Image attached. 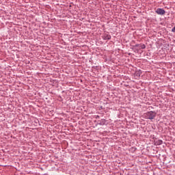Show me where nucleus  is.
Wrapping results in <instances>:
<instances>
[{
	"label": "nucleus",
	"mask_w": 175,
	"mask_h": 175,
	"mask_svg": "<svg viewBox=\"0 0 175 175\" xmlns=\"http://www.w3.org/2000/svg\"><path fill=\"white\" fill-rule=\"evenodd\" d=\"M146 116L148 117V120H154L157 116V113L150 111L146 113Z\"/></svg>",
	"instance_id": "nucleus-1"
},
{
	"label": "nucleus",
	"mask_w": 175,
	"mask_h": 175,
	"mask_svg": "<svg viewBox=\"0 0 175 175\" xmlns=\"http://www.w3.org/2000/svg\"><path fill=\"white\" fill-rule=\"evenodd\" d=\"M156 13L157 14H159L160 16H163L165 13H166V11L163 10V8H157L156 10Z\"/></svg>",
	"instance_id": "nucleus-2"
},
{
	"label": "nucleus",
	"mask_w": 175,
	"mask_h": 175,
	"mask_svg": "<svg viewBox=\"0 0 175 175\" xmlns=\"http://www.w3.org/2000/svg\"><path fill=\"white\" fill-rule=\"evenodd\" d=\"M103 40H110L111 39V36L108 33H104L102 36Z\"/></svg>",
	"instance_id": "nucleus-3"
},
{
	"label": "nucleus",
	"mask_w": 175,
	"mask_h": 175,
	"mask_svg": "<svg viewBox=\"0 0 175 175\" xmlns=\"http://www.w3.org/2000/svg\"><path fill=\"white\" fill-rule=\"evenodd\" d=\"M162 143H163V142L161 139H158V140L154 141L155 146H161V144H162Z\"/></svg>",
	"instance_id": "nucleus-4"
},
{
	"label": "nucleus",
	"mask_w": 175,
	"mask_h": 175,
	"mask_svg": "<svg viewBox=\"0 0 175 175\" xmlns=\"http://www.w3.org/2000/svg\"><path fill=\"white\" fill-rule=\"evenodd\" d=\"M142 72L141 71V70H137L135 72V76H137V77H140V76L142 75Z\"/></svg>",
	"instance_id": "nucleus-5"
},
{
	"label": "nucleus",
	"mask_w": 175,
	"mask_h": 175,
	"mask_svg": "<svg viewBox=\"0 0 175 175\" xmlns=\"http://www.w3.org/2000/svg\"><path fill=\"white\" fill-rule=\"evenodd\" d=\"M98 124H99V125H105V124H106V120L105 119H101Z\"/></svg>",
	"instance_id": "nucleus-6"
},
{
	"label": "nucleus",
	"mask_w": 175,
	"mask_h": 175,
	"mask_svg": "<svg viewBox=\"0 0 175 175\" xmlns=\"http://www.w3.org/2000/svg\"><path fill=\"white\" fill-rule=\"evenodd\" d=\"M139 47L142 49H146V44H139Z\"/></svg>",
	"instance_id": "nucleus-7"
},
{
	"label": "nucleus",
	"mask_w": 175,
	"mask_h": 175,
	"mask_svg": "<svg viewBox=\"0 0 175 175\" xmlns=\"http://www.w3.org/2000/svg\"><path fill=\"white\" fill-rule=\"evenodd\" d=\"M134 47H140V44H136L134 46Z\"/></svg>",
	"instance_id": "nucleus-8"
},
{
	"label": "nucleus",
	"mask_w": 175,
	"mask_h": 175,
	"mask_svg": "<svg viewBox=\"0 0 175 175\" xmlns=\"http://www.w3.org/2000/svg\"><path fill=\"white\" fill-rule=\"evenodd\" d=\"M172 32H175V26L172 29Z\"/></svg>",
	"instance_id": "nucleus-9"
}]
</instances>
